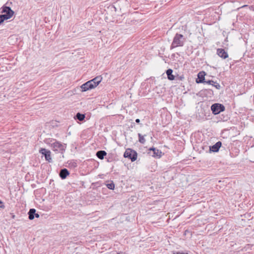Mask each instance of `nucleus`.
Masks as SVG:
<instances>
[{"mask_svg":"<svg viewBox=\"0 0 254 254\" xmlns=\"http://www.w3.org/2000/svg\"><path fill=\"white\" fill-rule=\"evenodd\" d=\"M102 79V77L101 76H97L93 79L87 81L81 86L82 91H86L94 88L99 85Z\"/></svg>","mask_w":254,"mask_h":254,"instance_id":"1","label":"nucleus"},{"mask_svg":"<svg viewBox=\"0 0 254 254\" xmlns=\"http://www.w3.org/2000/svg\"><path fill=\"white\" fill-rule=\"evenodd\" d=\"M185 41L186 38L184 35L181 34H176L173 39L170 49H173L178 47L183 46Z\"/></svg>","mask_w":254,"mask_h":254,"instance_id":"2","label":"nucleus"},{"mask_svg":"<svg viewBox=\"0 0 254 254\" xmlns=\"http://www.w3.org/2000/svg\"><path fill=\"white\" fill-rule=\"evenodd\" d=\"M124 156L125 158H127L130 159L132 162H133L136 160L137 154L135 151L128 148L125 152Z\"/></svg>","mask_w":254,"mask_h":254,"instance_id":"3","label":"nucleus"},{"mask_svg":"<svg viewBox=\"0 0 254 254\" xmlns=\"http://www.w3.org/2000/svg\"><path fill=\"white\" fill-rule=\"evenodd\" d=\"M225 106L219 103H215L211 105V110L214 115H217L225 110Z\"/></svg>","mask_w":254,"mask_h":254,"instance_id":"4","label":"nucleus"},{"mask_svg":"<svg viewBox=\"0 0 254 254\" xmlns=\"http://www.w3.org/2000/svg\"><path fill=\"white\" fill-rule=\"evenodd\" d=\"M52 147L54 151H59L63 152L66 148V144L62 143L59 141H56L52 144Z\"/></svg>","mask_w":254,"mask_h":254,"instance_id":"5","label":"nucleus"},{"mask_svg":"<svg viewBox=\"0 0 254 254\" xmlns=\"http://www.w3.org/2000/svg\"><path fill=\"white\" fill-rule=\"evenodd\" d=\"M205 72L203 71L199 72L197 74V79H196L197 83H206L207 84H211L214 81L211 80H205Z\"/></svg>","mask_w":254,"mask_h":254,"instance_id":"6","label":"nucleus"},{"mask_svg":"<svg viewBox=\"0 0 254 254\" xmlns=\"http://www.w3.org/2000/svg\"><path fill=\"white\" fill-rule=\"evenodd\" d=\"M39 152L42 154L43 156L45 157V158L47 161L49 163L52 162V159L51 155V152L50 150L45 148H41L39 150Z\"/></svg>","mask_w":254,"mask_h":254,"instance_id":"7","label":"nucleus"},{"mask_svg":"<svg viewBox=\"0 0 254 254\" xmlns=\"http://www.w3.org/2000/svg\"><path fill=\"white\" fill-rule=\"evenodd\" d=\"M1 13H4L10 17H12L14 14V11L11 9L9 6L3 5L1 8Z\"/></svg>","mask_w":254,"mask_h":254,"instance_id":"8","label":"nucleus"},{"mask_svg":"<svg viewBox=\"0 0 254 254\" xmlns=\"http://www.w3.org/2000/svg\"><path fill=\"white\" fill-rule=\"evenodd\" d=\"M150 151H152L151 155L154 157L160 158L162 156V152L154 147H151L149 149Z\"/></svg>","mask_w":254,"mask_h":254,"instance_id":"9","label":"nucleus"},{"mask_svg":"<svg viewBox=\"0 0 254 254\" xmlns=\"http://www.w3.org/2000/svg\"><path fill=\"white\" fill-rule=\"evenodd\" d=\"M222 143L221 141L217 142L214 145L209 147V150L210 152H217L219 151Z\"/></svg>","mask_w":254,"mask_h":254,"instance_id":"10","label":"nucleus"},{"mask_svg":"<svg viewBox=\"0 0 254 254\" xmlns=\"http://www.w3.org/2000/svg\"><path fill=\"white\" fill-rule=\"evenodd\" d=\"M217 54L221 58L225 59L228 57V53L225 51L221 48H219L217 50Z\"/></svg>","mask_w":254,"mask_h":254,"instance_id":"11","label":"nucleus"},{"mask_svg":"<svg viewBox=\"0 0 254 254\" xmlns=\"http://www.w3.org/2000/svg\"><path fill=\"white\" fill-rule=\"evenodd\" d=\"M69 175V171L67 170V169H66L65 168L61 169L60 172V174H59L60 177L62 179H65L67 177V176H68Z\"/></svg>","mask_w":254,"mask_h":254,"instance_id":"12","label":"nucleus"},{"mask_svg":"<svg viewBox=\"0 0 254 254\" xmlns=\"http://www.w3.org/2000/svg\"><path fill=\"white\" fill-rule=\"evenodd\" d=\"M96 155L99 159L102 160L107 155V152L104 150H100L96 152Z\"/></svg>","mask_w":254,"mask_h":254,"instance_id":"13","label":"nucleus"},{"mask_svg":"<svg viewBox=\"0 0 254 254\" xmlns=\"http://www.w3.org/2000/svg\"><path fill=\"white\" fill-rule=\"evenodd\" d=\"M173 70L172 69H168L166 71L167 77L170 80H173L175 79V76L173 75Z\"/></svg>","mask_w":254,"mask_h":254,"instance_id":"14","label":"nucleus"},{"mask_svg":"<svg viewBox=\"0 0 254 254\" xmlns=\"http://www.w3.org/2000/svg\"><path fill=\"white\" fill-rule=\"evenodd\" d=\"M85 118V114L77 113L75 116V119L79 120V121H82Z\"/></svg>","mask_w":254,"mask_h":254,"instance_id":"15","label":"nucleus"},{"mask_svg":"<svg viewBox=\"0 0 254 254\" xmlns=\"http://www.w3.org/2000/svg\"><path fill=\"white\" fill-rule=\"evenodd\" d=\"M11 17L9 16L6 14H1L0 15V24H1L4 20L9 19Z\"/></svg>","mask_w":254,"mask_h":254,"instance_id":"16","label":"nucleus"},{"mask_svg":"<svg viewBox=\"0 0 254 254\" xmlns=\"http://www.w3.org/2000/svg\"><path fill=\"white\" fill-rule=\"evenodd\" d=\"M138 136L139 137V141L140 143L142 144H144L145 142V139L144 138V136H146V135H142L140 133H138Z\"/></svg>","mask_w":254,"mask_h":254,"instance_id":"17","label":"nucleus"},{"mask_svg":"<svg viewBox=\"0 0 254 254\" xmlns=\"http://www.w3.org/2000/svg\"><path fill=\"white\" fill-rule=\"evenodd\" d=\"M106 186L110 190H113L115 189V184L113 181H111L110 183L107 184Z\"/></svg>","mask_w":254,"mask_h":254,"instance_id":"18","label":"nucleus"},{"mask_svg":"<svg viewBox=\"0 0 254 254\" xmlns=\"http://www.w3.org/2000/svg\"><path fill=\"white\" fill-rule=\"evenodd\" d=\"M210 84L214 86L217 89H220V85L218 83H217L216 82L214 81V82L211 83V84Z\"/></svg>","mask_w":254,"mask_h":254,"instance_id":"19","label":"nucleus"},{"mask_svg":"<svg viewBox=\"0 0 254 254\" xmlns=\"http://www.w3.org/2000/svg\"><path fill=\"white\" fill-rule=\"evenodd\" d=\"M34 217L39 218V215L38 213H36V209L33 208V219L34 218Z\"/></svg>","mask_w":254,"mask_h":254,"instance_id":"20","label":"nucleus"},{"mask_svg":"<svg viewBox=\"0 0 254 254\" xmlns=\"http://www.w3.org/2000/svg\"><path fill=\"white\" fill-rule=\"evenodd\" d=\"M28 217H29V219L31 220H32V208L30 209L29 210V212L28 213Z\"/></svg>","mask_w":254,"mask_h":254,"instance_id":"21","label":"nucleus"},{"mask_svg":"<svg viewBox=\"0 0 254 254\" xmlns=\"http://www.w3.org/2000/svg\"><path fill=\"white\" fill-rule=\"evenodd\" d=\"M174 254H188V253H185L183 252H174Z\"/></svg>","mask_w":254,"mask_h":254,"instance_id":"22","label":"nucleus"},{"mask_svg":"<svg viewBox=\"0 0 254 254\" xmlns=\"http://www.w3.org/2000/svg\"><path fill=\"white\" fill-rule=\"evenodd\" d=\"M177 78V79L181 80H182L183 79H184V77L183 76H178Z\"/></svg>","mask_w":254,"mask_h":254,"instance_id":"23","label":"nucleus"},{"mask_svg":"<svg viewBox=\"0 0 254 254\" xmlns=\"http://www.w3.org/2000/svg\"><path fill=\"white\" fill-rule=\"evenodd\" d=\"M0 207L1 208H4V206L3 204V202L0 200Z\"/></svg>","mask_w":254,"mask_h":254,"instance_id":"24","label":"nucleus"},{"mask_svg":"<svg viewBox=\"0 0 254 254\" xmlns=\"http://www.w3.org/2000/svg\"><path fill=\"white\" fill-rule=\"evenodd\" d=\"M117 254H127L125 252H119L117 253Z\"/></svg>","mask_w":254,"mask_h":254,"instance_id":"25","label":"nucleus"},{"mask_svg":"<svg viewBox=\"0 0 254 254\" xmlns=\"http://www.w3.org/2000/svg\"><path fill=\"white\" fill-rule=\"evenodd\" d=\"M135 122L136 123H140V120L139 119H137L135 120Z\"/></svg>","mask_w":254,"mask_h":254,"instance_id":"26","label":"nucleus"},{"mask_svg":"<svg viewBox=\"0 0 254 254\" xmlns=\"http://www.w3.org/2000/svg\"><path fill=\"white\" fill-rule=\"evenodd\" d=\"M11 217L14 219V217H15V215H12Z\"/></svg>","mask_w":254,"mask_h":254,"instance_id":"27","label":"nucleus"}]
</instances>
